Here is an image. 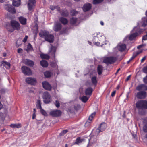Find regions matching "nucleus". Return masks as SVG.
Wrapping results in <instances>:
<instances>
[{
    "label": "nucleus",
    "mask_w": 147,
    "mask_h": 147,
    "mask_svg": "<svg viewBox=\"0 0 147 147\" xmlns=\"http://www.w3.org/2000/svg\"><path fill=\"white\" fill-rule=\"evenodd\" d=\"M143 31V30L140 29L139 26L137 25L136 27H134L132 30L131 32V34L129 36H127L125 39V40L128 38L130 40H134L138 36V34H140Z\"/></svg>",
    "instance_id": "1"
},
{
    "label": "nucleus",
    "mask_w": 147,
    "mask_h": 147,
    "mask_svg": "<svg viewBox=\"0 0 147 147\" xmlns=\"http://www.w3.org/2000/svg\"><path fill=\"white\" fill-rule=\"evenodd\" d=\"M105 37L101 34L100 33H97V35L93 38V41L94 44L97 46H99L100 44V42H99L98 40L101 42L102 45L106 44L107 43V41L105 40Z\"/></svg>",
    "instance_id": "2"
},
{
    "label": "nucleus",
    "mask_w": 147,
    "mask_h": 147,
    "mask_svg": "<svg viewBox=\"0 0 147 147\" xmlns=\"http://www.w3.org/2000/svg\"><path fill=\"white\" fill-rule=\"evenodd\" d=\"M39 35L40 37H45V40L51 43L54 40V37L51 34H50L49 32L46 31H41L39 33Z\"/></svg>",
    "instance_id": "3"
},
{
    "label": "nucleus",
    "mask_w": 147,
    "mask_h": 147,
    "mask_svg": "<svg viewBox=\"0 0 147 147\" xmlns=\"http://www.w3.org/2000/svg\"><path fill=\"white\" fill-rule=\"evenodd\" d=\"M10 24L12 28L10 29L9 26H7V28L9 31L12 32L15 30H19L20 29V24L16 21L12 20L11 21Z\"/></svg>",
    "instance_id": "4"
},
{
    "label": "nucleus",
    "mask_w": 147,
    "mask_h": 147,
    "mask_svg": "<svg viewBox=\"0 0 147 147\" xmlns=\"http://www.w3.org/2000/svg\"><path fill=\"white\" fill-rule=\"evenodd\" d=\"M136 107L139 109L143 108L147 109V101L139 100L136 103Z\"/></svg>",
    "instance_id": "5"
},
{
    "label": "nucleus",
    "mask_w": 147,
    "mask_h": 147,
    "mask_svg": "<svg viewBox=\"0 0 147 147\" xmlns=\"http://www.w3.org/2000/svg\"><path fill=\"white\" fill-rule=\"evenodd\" d=\"M42 97L43 101L45 103H49L51 102V96L47 92H46L44 93Z\"/></svg>",
    "instance_id": "6"
},
{
    "label": "nucleus",
    "mask_w": 147,
    "mask_h": 147,
    "mask_svg": "<svg viewBox=\"0 0 147 147\" xmlns=\"http://www.w3.org/2000/svg\"><path fill=\"white\" fill-rule=\"evenodd\" d=\"M116 59V58L115 57H110L104 58L103 60V62L107 64H111L115 62Z\"/></svg>",
    "instance_id": "7"
},
{
    "label": "nucleus",
    "mask_w": 147,
    "mask_h": 147,
    "mask_svg": "<svg viewBox=\"0 0 147 147\" xmlns=\"http://www.w3.org/2000/svg\"><path fill=\"white\" fill-rule=\"evenodd\" d=\"M107 127V125L105 123H103L100 125L96 131L95 134H98L100 132L104 131Z\"/></svg>",
    "instance_id": "8"
},
{
    "label": "nucleus",
    "mask_w": 147,
    "mask_h": 147,
    "mask_svg": "<svg viewBox=\"0 0 147 147\" xmlns=\"http://www.w3.org/2000/svg\"><path fill=\"white\" fill-rule=\"evenodd\" d=\"M146 93L145 91H140L137 92L136 96L138 99H143L146 98Z\"/></svg>",
    "instance_id": "9"
},
{
    "label": "nucleus",
    "mask_w": 147,
    "mask_h": 147,
    "mask_svg": "<svg viewBox=\"0 0 147 147\" xmlns=\"http://www.w3.org/2000/svg\"><path fill=\"white\" fill-rule=\"evenodd\" d=\"M23 73L26 75H30L32 74V72L30 69L25 66H23L21 68Z\"/></svg>",
    "instance_id": "10"
},
{
    "label": "nucleus",
    "mask_w": 147,
    "mask_h": 147,
    "mask_svg": "<svg viewBox=\"0 0 147 147\" xmlns=\"http://www.w3.org/2000/svg\"><path fill=\"white\" fill-rule=\"evenodd\" d=\"M36 4L35 0H29L28 3V9L29 11L32 10Z\"/></svg>",
    "instance_id": "11"
},
{
    "label": "nucleus",
    "mask_w": 147,
    "mask_h": 147,
    "mask_svg": "<svg viewBox=\"0 0 147 147\" xmlns=\"http://www.w3.org/2000/svg\"><path fill=\"white\" fill-rule=\"evenodd\" d=\"M146 15L147 16V10L146 12ZM138 25L140 27V26L145 27L147 25V19L146 18H142V22H140L138 23Z\"/></svg>",
    "instance_id": "12"
},
{
    "label": "nucleus",
    "mask_w": 147,
    "mask_h": 147,
    "mask_svg": "<svg viewBox=\"0 0 147 147\" xmlns=\"http://www.w3.org/2000/svg\"><path fill=\"white\" fill-rule=\"evenodd\" d=\"M4 8L8 11L12 13H16L14 8L11 5L7 4L5 5Z\"/></svg>",
    "instance_id": "13"
},
{
    "label": "nucleus",
    "mask_w": 147,
    "mask_h": 147,
    "mask_svg": "<svg viewBox=\"0 0 147 147\" xmlns=\"http://www.w3.org/2000/svg\"><path fill=\"white\" fill-rule=\"evenodd\" d=\"M61 113L60 111L57 110H51L49 113L50 115L53 117L60 116Z\"/></svg>",
    "instance_id": "14"
},
{
    "label": "nucleus",
    "mask_w": 147,
    "mask_h": 147,
    "mask_svg": "<svg viewBox=\"0 0 147 147\" xmlns=\"http://www.w3.org/2000/svg\"><path fill=\"white\" fill-rule=\"evenodd\" d=\"M126 48L125 44L122 43H119L116 47L117 49L121 52L124 51L126 49Z\"/></svg>",
    "instance_id": "15"
},
{
    "label": "nucleus",
    "mask_w": 147,
    "mask_h": 147,
    "mask_svg": "<svg viewBox=\"0 0 147 147\" xmlns=\"http://www.w3.org/2000/svg\"><path fill=\"white\" fill-rule=\"evenodd\" d=\"M26 82L29 84L33 85L36 82V79L34 78L28 77L26 79Z\"/></svg>",
    "instance_id": "16"
},
{
    "label": "nucleus",
    "mask_w": 147,
    "mask_h": 147,
    "mask_svg": "<svg viewBox=\"0 0 147 147\" xmlns=\"http://www.w3.org/2000/svg\"><path fill=\"white\" fill-rule=\"evenodd\" d=\"M61 24L57 22L55 23L53 29L55 31H58L61 29Z\"/></svg>",
    "instance_id": "17"
},
{
    "label": "nucleus",
    "mask_w": 147,
    "mask_h": 147,
    "mask_svg": "<svg viewBox=\"0 0 147 147\" xmlns=\"http://www.w3.org/2000/svg\"><path fill=\"white\" fill-rule=\"evenodd\" d=\"M43 86L45 89L49 90H50L51 89V87L49 83L46 81H44L42 83Z\"/></svg>",
    "instance_id": "18"
},
{
    "label": "nucleus",
    "mask_w": 147,
    "mask_h": 147,
    "mask_svg": "<svg viewBox=\"0 0 147 147\" xmlns=\"http://www.w3.org/2000/svg\"><path fill=\"white\" fill-rule=\"evenodd\" d=\"M56 47L51 46L50 48L49 51V54L50 55L52 56L53 57H55V54L56 52Z\"/></svg>",
    "instance_id": "19"
},
{
    "label": "nucleus",
    "mask_w": 147,
    "mask_h": 147,
    "mask_svg": "<svg viewBox=\"0 0 147 147\" xmlns=\"http://www.w3.org/2000/svg\"><path fill=\"white\" fill-rule=\"evenodd\" d=\"M23 62L26 65L30 66H33L34 64V62L28 59H24Z\"/></svg>",
    "instance_id": "20"
},
{
    "label": "nucleus",
    "mask_w": 147,
    "mask_h": 147,
    "mask_svg": "<svg viewBox=\"0 0 147 147\" xmlns=\"http://www.w3.org/2000/svg\"><path fill=\"white\" fill-rule=\"evenodd\" d=\"M146 86L144 84H141L138 85L136 88L137 90L140 91H145L146 89Z\"/></svg>",
    "instance_id": "21"
},
{
    "label": "nucleus",
    "mask_w": 147,
    "mask_h": 147,
    "mask_svg": "<svg viewBox=\"0 0 147 147\" xmlns=\"http://www.w3.org/2000/svg\"><path fill=\"white\" fill-rule=\"evenodd\" d=\"M142 51L140 50H138L136 52H134L133 54V55L132 56L131 58L129 59V60L127 61V63H129L130 61H131L132 60H133L137 55L141 53Z\"/></svg>",
    "instance_id": "22"
},
{
    "label": "nucleus",
    "mask_w": 147,
    "mask_h": 147,
    "mask_svg": "<svg viewBox=\"0 0 147 147\" xmlns=\"http://www.w3.org/2000/svg\"><path fill=\"white\" fill-rule=\"evenodd\" d=\"M91 8V5L90 4L87 3L85 4L83 7L84 11L86 12L89 10Z\"/></svg>",
    "instance_id": "23"
},
{
    "label": "nucleus",
    "mask_w": 147,
    "mask_h": 147,
    "mask_svg": "<svg viewBox=\"0 0 147 147\" xmlns=\"http://www.w3.org/2000/svg\"><path fill=\"white\" fill-rule=\"evenodd\" d=\"M20 23L22 25H25L26 24L27 19L22 16H20L18 18Z\"/></svg>",
    "instance_id": "24"
},
{
    "label": "nucleus",
    "mask_w": 147,
    "mask_h": 147,
    "mask_svg": "<svg viewBox=\"0 0 147 147\" xmlns=\"http://www.w3.org/2000/svg\"><path fill=\"white\" fill-rule=\"evenodd\" d=\"M93 89L91 87L87 88L85 90V92L86 95H90L92 92Z\"/></svg>",
    "instance_id": "25"
},
{
    "label": "nucleus",
    "mask_w": 147,
    "mask_h": 147,
    "mask_svg": "<svg viewBox=\"0 0 147 147\" xmlns=\"http://www.w3.org/2000/svg\"><path fill=\"white\" fill-rule=\"evenodd\" d=\"M89 142L92 144L95 143L96 141V136H95L90 137V138L89 139Z\"/></svg>",
    "instance_id": "26"
},
{
    "label": "nucleus",
    "mask_w": 147,
    "mask_h": 147,
    "mask_svg": "<svg viewBox=\"0 0 147 147\" xmlns=\"http://www.w3.org/2000/svg\"><path fill=\"white\" fill-rule=\"evenodd\" d=\"M20 4V0H13V4L14 6L18 7Z\"/></svg>",
    "instance_id": "27"
},
{
    "label": "nucleus",
    "mask_w": 147,
    "mask_h": 147,
    "mask_svg": "<svg viewBox=\"0 0 147 147\" xmlns=\"http://www.w3.org/2000/svg\"><path fill=\"white\" fill-rule=\"evenodd\" d=\"M60 21L64 25L68 23L67 20L64 18H61L59 19Z\"/></svg>",
    "instance_id": "28"
},
{
    "label": "nucleus",
    "mask_w": 147,
    "mask_h": 147,
    "mask_svg": "<svg viewBox=\"0 0 147 147\" xmlns=\"http://www.w3.org/2000/svg\"><path fill=\"white\" fill-rule=\"evenodd\" d=\"M40 64L42 66L44 67H47L48 65L47 62L44 60H42L40 61Z\"/></svg>",
    "instance_id": "29"
},
{
    "label": "nucleus",
    "mask_w": 147,
    "mask_h": 147,
    "mask_svg": "<svg viewBox=\"0 0 147 147\" xmlns=\"http://www.w3.org/2000/svg\"><path fill=\"white\" fill-rule=\"evenodd\" d=\"M50 8L51 10H54L55 9L58 11H60V8L59 6H55L54 5H51L50 7Z\"/></svg>",
    "instance_id": "30"
},
{
    "label": "nucleus",
    "mask_w": 147,
    "mask_h": 147,
    "mask_svg": "<svg viewBox=\"0 0 147 147\" xmlns=\"http://www.w3.org/2000/svg\"><path fill=\"white\" fill-rule=\"evenodd\" d=\"M91 81L93 84L96 85L97 82L96 77L95 76L92 77L91 78Z\"/></svg>",
    "instance_id": "31"
},
{
    "label": "nucleus",
    "mask_w": 147,
    "mask_h": 147,
    "mask_svg": "<svg viewBox=\"0 0 147 147\" xmlns=\"http://www.w3.org/2000/svg\"><path fill=\"white\" fill-rule=\"evenodd\" d=\"M103 70V67L101 65H98L97 68L98 73L99 75H100L102 73Z\"/></svg>",
    "instance_id": "32"
},
{
    "label": "nucleus",
    "mask_w": 147,
    "mask_h": 147,
    "mask_svg": "<svg viewBox=\"0 0 147 147\" xmlns=\"http://www.w3.org/2000/svg\"><path fill=\"white\" fill-rule=\"evenodd\" d=\"M52 73L49 71H46L44 73V75L46 77L49 78L51 76Z\"/></svg>",
    "instance_id": "33"
},
{
    "label": "nucleus",
    "mask_w": 147,
    "mask_h": 147,
    "mask_svg": "<svg viewBox=\"0 0 147 147\" xmlns=\"http://www.w3.org/2000/svg\"><path fill=\"white\" fill-rule=\"evenodd\" d=\"M10 126L12 128H19L21 127V125L20 124H11Z\"/></svg>",
    "instance_id": "34"
},
{
    "label": "nucleus",
    "mask_w": 147,
    "mask_h": 147,
    "mask_svg": "<svg viewBox=\"0 0 147 147\" xmlns=\"http://www.w3.org/2000/svg\"><path fill=\"white\" fill-rule=\"evenodd\" d=\"M80 99L84 102H86L88 100V98L85 96H83L80 98Z\"/></svg>",
    "instance_id": "35"
},
{
    "label": "nucleus",
    "mask_w": 147,
    "mask_h": 147,
    "mask_svg": "<svg viewBox=\"0 0 147 147\" xmlns=\"http://www.w3.org/2000/svg\"><path fill=\"white\" fill-rule=\"evenodd\" d=\"M3 66L7 69H9L10 66V64L9 63L5 61L3 62Z\"/></svg>",
    "instance_id": "36"
},
{
    "label": "nucleus",
    "mask_w": 147,
    "mask_h": 147,
    "mask_svg": "<svg viewBox=\"0 0 147 147\" xmlns=\"http://www.w3.org/2000/svg\"><path fill=\"white\" fill-rule=\"evenodd\" d=\"M40 56L41 58L42 59H48L49 58V56L47 54H41Z\"/></svg>",
    "instance_id": "37"
},
{
    "label": "nucleus",
    "mask_w": 147,
    "mask_h": 147,
    "mask_svg": "<svg viewBox=\"0 0 147 147\" xmlns=\"http://www.w3.org/2000/svg\"><path fill=\"white\" fill-rule=\"evenodd\" d=\"M60 13L62 16H67L68 15V11L66 10H63L60 12Z\"/></svg>",
    "instance_id": "38"
},
{
    "label": "nucleus",
    "mask_w": 147,
    "mask_h": 147,
    "mask_svg": "<svg viewBox=\"0 0 147 147\" xmlns=\"http://www.w3.org/2000/svg\"><path fill=\"white\" fill-rule=\"evenodd\" d=\"M36 106L38 108L40 109L42 108L40 100L38 99L37 100L36 102Z\"/></svg>",
    "instance_id": "39"
},
{
    "label": "nucleus",
    "mask_w": 147,
    "mask_h": 147,
    "mask_svg": "<svg viewBox=\"0 0 147 147\" xmlns=\"http://www.w3.org/2000/svg\"><path fill=\"white\" fill-rule=\"evenodd\" d=\"M50 65L52 67L54 68L57 69L58 66L56 63L53 62H51Z\"/></svg>",
    "instance_id": "40"
},
{
    "label": "nucleus",
    "mask_w": 147,
    "mask_h": 147,
    "mask_svg": "<svg viewBox=\"0 0 147 147\" xmlns=\"http://www.w3.org/2000/svg\"><path fill=\"white\" fill-rule=\"evenodd\" d=\"M96 114V112H94L93 113L90 115L88 118L89 120L90 121H92L93 117Z\"/></svg>",
    "instance_id": "41"
},
{
    "label": "nucleus",
    "mask_w": 147,
    "mask_h": 147,
    "mask_svg": "<svg viewBox=\"0 0 147 147\" xmlns=\"http://www.w3.org/2000/svg\"><path fill=\"white\" fill-rule=\"evenodd\" d=\"M77 19L76 18H73L70 20V23L72 24H75L76 21Z\"/></svg>",
    "instance_id": "42"
},
{
    "label": "nucleus",
    "mask_w": 147,
    "mask_h": 147,
    "mask_svg": "<svg viewBox=\"0 0 147 147\" xmlns=\"http://www.w3.org/2000/svg\"><path fill=\"white\" fill-rule=\"evenodd\" d=\"M40 109L41 113L43 115L45 116H47V114L45 111L43 110L42 108Z\"/></svg>",
    "instance_id": "43"
},
{
    "label": "nucleus",
    "mask_w": 147,
    "mask_h": 147,
    "mask_svg": "<svg viewBox=\"0 0 147 147\" xmlns=\"http://www.w3.org/2000/svg\"><path fill=\"white\" fill-rule=\"evenodd\" d=\"M103 1V0H94L93 3L95 4H98L102 2Z\"/></svg>",
    "instance_id": "44"
},
{
    "label": "nucleus",
    "mask_w": 147,
    "mask_h": 147,
    "mask_svg": "<svg viewBox=\"0 0 147 147\" xmlns=\"http://www.w3.org/2000/svg\"><path fill=\"white\" fill-rule=\"evenodd\" d=\"M82 142V140L80 138H77L76 143L77 144L81 143Z\"/></svg>",
    "instance_id": "45"
},
{
    "label": "nucleus",
    "mask_w": 147,
    "mask_h": 147,
    "mask_svg": "<svg viewBox=\"0 0 147 147\" xmlns=\"http://www.w3.org/2000/svg\"><path fill=\"white\" fill-rule=\"evenodd\" d=\"M78 13L75 10H73L70 12V14L72 15H75Z\"/></svg>",
    "instance_id": "46"
},
{
    "label": "nucleus",
    "mask_w": 147,
    "mask_h": 147,
    "mask_svg": "<svg viewBox=\"0 0 147 147\" xmlns=\"http://www.w3.org/2000/svg\"><path fill=\"white\" fill-rule=\"evenodd\" d=\"M67 132L68 130H63L60 133V135L61 136H63Z\"/></svg>",
    "instance_id": "47"
},
{
    "label": "nucleus",
    "mask_w": 147,
    "mask_h": 147,
    "mask_svg": "<svg viewBox=\"0 0 147 147\" xmlns=\"http://www.w3.org/2000/svg\"><path fill=\"white\" fill-rule=\"evenodd\" d=\"M143 131L145 132H147V123L144 126L143 128Z\"/></svg>",
    "instance_id": "48"
},
{
    "label": "nucleus",
    "mask_w": 147,
    "mask_h": 147,
    "mask_svg": "<svg viewBox=\"0 0 147 147\" xmlns=\"http://www.w3.org/2000/svg\"><path fill=\"white\" fill-rule=\"evenodd\" d=\"M143 81L144 83L147 84V76L143 78Z\"/></svg>",
    "instance_id": "49"
},
{
    "label": "nucleus",
    "mask_w": 147,
    "mask_h": 147,
    "mask_svg": "<svg viewBox=\"0 0 147 147\" xmlns=\"http://www.w3.org/2000/svg\"><path fill=\"white\" fill-rule=\"evenodd\" d=\"M55 105L58 108L60 106V104L57 100H56L55 101Z\"/></svg>",
    "instance_id": "50"
},
{
    "label": "nucleus",
    "mask_w": 147,
    "mask_h": 147,
    "mask_svg": "<svg viewBox=\"0 0 147 147\" xmlns=\"http://www.w3.org/2000/svg\"><path fill=\"white\" fill-rule=\"evenodd\" d=\"M4 62L3 59L1 58L0 57V66L3 64Z\"/></svg>",
    "instance_id": "51"
},
{
    "label": "nucleus",
    "mask_w": 147,
    "mask_h": 147,
    "mask_svg": "<svg viewBox=\"0 0 147 147\" xmlns=\"http://www.w3.org/2000/svg\"><path fill=\"white\" fill-rule=\"evenodd\" d=\"M142 40H147V32H146V34L144 35L142 38Z\"/></svg>",
    "instance_id": "52"
},
{
    "label": "nucleus",
    "mask_w": 147,
    "mask_h": 147,
    "mask_svg": "<svg viewBox=\"0 0 147 147\" xmlns=\"http://www.w3.org/2000/svg\"><path fill=\"white\" fill-rule=\"evenodd\" d=\"M27 49L29 50H31L32 49V45L30 43H29L28 45Z\"/></svg>",
    "instance_id": "53"
},
{
    "label": "nucleus",
    "mask_w": 147,
    "mask_h": 147,
    "mask_svg": "<svg viewBox=\"0 0 147 147\" xmlns=\"http://www.w3.org/2000/svg\"><path fill=\"white\" fill-rule=\"evenodd\" d=\"M28 38V36H26L23 40V42H25L26 41L27 39Z\"/></svg>",
    "instance_id": "54"
},
{
    "label": "nucleus",
    "mask_w": 147,
    "mask_h": 147,
    "mask_svg": "<svg viewBox=\"0 0 147 147\" xmlns=\"http://www.w3.org/2000/svg\"><path fill=\"white\" fill-rule=\"evenodd\" d=\"M143 71L145 73H147V66L145 67L144 68Z\"/></svg>",
    "instance_id": "55"
},
{
    "label": "nucleus",
    "mask_w": 147,
    "mask_h": 147,
    "mask_svg": "<svg viewBox=\"0 0 147 147\" xmlns=\"http://www.w3.org/2000/svg\"><path fill=\"white\" fill-rule=\"evenodd\" d=\"M90 122L87 121L85 123V127H87L88 125H89L90 124Z\"/></svg>",
    "instance_id": "56"
},
{
    "label": "nucleus",
    "mask_w": 147,
    "mask_h": 147,
    "mask_svg": "<svg viewBox=\"0 0 147 147\" xmlns=\"http://www.w3.org/2000/svg\"><path fill=\"white\" fill-rule=\"evenodd\" d=\"M23 50L21 48H19L18 50V53H22Z\"/></svg>",
    "instance_id": "57"
},
{
    "label": "nucleus",
    "mask_w": 147,
    "mask_h": 147,
    "mask_svg": "<svg viewBox=\"0 0 147 147\" xmlns=\"http://www.w3.org/2000/svg\"><path fill=\"white\" fill-rule=\"evenodd\" d=\"M115 93H116V91H113L112 93V94H111V96L112 97H113V96H114Z\"/></svg>",
    "instance_id": "58"
},
{
    "label": "nucleus",
    "mask_w": 147,
    "mask_h": 147,
    "mask_svg": "<svg viewBox=\"0 0 147 147\" xmlns=\"http://www.w3.org/2000/svg\"><path fill=\"white\" fill-rule=\"evenodd\" d=\"M146 56L144 57L141 60V62L142 63L143 62L144 60L146 59Z\"/></svg>",
    "instance_id": "59"
},
{
    "label": "nucleus",
    "mask_w": 147,
    "mask_h": 147,
    "mask_svg": "<svg viewBox=\"0 0 147 147\" xmlns=\"http://www.w3.org/2000/svg\"><path fill=\"white\" fill-rule=\"evenodd\" d=\"M145 45H139L137 47V48L138 49H139L140 48L142 47L143 46Z\"/></svg>",
    "instance_id": "60"
},
{
    "label": "nucleus",
    "mask_w": 147,
    "mask_h": 147,
    "mask_svg": "<svg viewBox=\"0 0 147 147\" xmlns=\"http://www.w3.org/2000/svg\"><path fill=\"white\" fill-rule=\"evenodd\" d=\"M131 75H129L127 77L126 80V81H127L129 80V78L131 77Z\"/></svg>",
    "instance_id": "61"
},
{
    "label": "nucleus",
    "mask_w": 147,
    "mask_h": 147,
    "mask_svg": "<svg viewBox=\"0 0 147 147\" xmlns=\"http://www.w3.org/2000/svg\"><path fill=\"white\" fill-rule=\"evenodd\" d=\"M5 90L4 89H2L1 90V92L2 93L5 92Z\"/></svg>",
    "instance_id": "62"
},
{
    "label": "nucleus",
    "mask_w": 147,
    "mask_h": 147,
    "mask_svg": "<svg viewBox=\"0 0 147 147\" xmlns=\"http://www.w3.org/2000/svg\"><path fill=\"white\" fill-rule=\"evenodd\" d=\"M35 116H36V115H35V113H34V114H33V116H32V119H34L35 118Z\"/></svg>",
    "instance_id": "63"
},
{
    "label": "nucleus",
    "mask_w": 147,
    "mask_h": 147,
    "mask_svg": "<svg viewBox=\"0 0 147 147\" xmlns=\"http://www.w3.org/2000/svg\"><path fill=\"white\" fill-rule=\"evenodd\" d=\"M100 24L102 26L104 25V23L102 21H101L100 22Z\"/></svg>",
    "instance_id": "64"
}]
</instances>
